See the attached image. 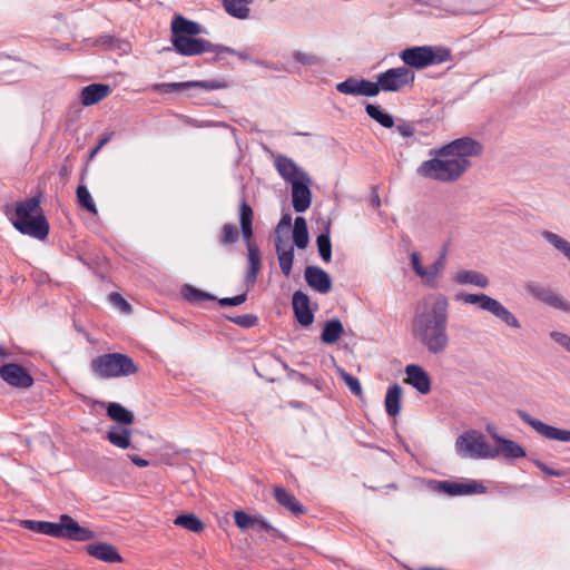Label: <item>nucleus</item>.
Returning <instances> with one entry per match:
<instances>
[{"label": "nucleus", "instance_id": "nucleus-53", "mask_svg": "<svg viewBox=\"0 0 570 570\" xmlns=\"http://www.w3.org/2000/svg\"><path fill=\"white\" fill-rule=\"evenodd\" d=\"M255 530L257 531H265L267 533H271L273 535H276L278 538H282L283 534L279 530L274 528L272 524H269L266 519H264L262 515H256V522H255Z\"/></svg>", "mask_w": 570, "mask_h": 570}, {"label": "nucleus", "instance_id": "nucleus-6", "mask_svg": "<svg viewBox=\"0 0 570 570\" xmlns=\"http://www.w3.org/2000/svg\"><path fill=\"white\" fill-rule=\"evenodd\" d=\"M400 58L405 67L424 69L451 61L453 56L451 49L444 46H415L402 50Z\"/></svg>", "mask_w": 570, "mask_h": 570}, {"label": "nucleus", "instance_id": "nucleus-2", "mask_svg": "<svg viewBox=\"0 0 570 570\" xmlns=\"http://www.w3.org/2000/svg\"><path fill=\"white\" fill-rule=\"evenodd\" d=\"M448 317L449 301L444 295L436 296L430 308L415 311L412 335L431 354H441L449 345Z\"/></svg>", "mask_w": 570, "mask_h": 570}, {"label": "nucleus", "instance_id": "nucleus-29", "mask_svg": "<svg viewBox=\"0 0 570 570\" xmlns=\"http://www.w3.org/2000/svg\"><path fill=\"white\" fill-rule=\"evenodd\" d=\"M107 415L121 425H130L135 422V415L120 403L110 402L106 406Z\"/></svg>", "mask_w": 570, "mask_h": 570}, {"label": "nucleus", "instance_id": "nucleus-59", "mask_svg": "<svg viewBox=\"0 0 570 570\" xmlns=\"http://www.w3.org/2000/svg\"><path fill=\"white\" fill-rule=\"evenodd\" d=\"M396 130L403 137H412L415 132V127L412 122L404 121L396 126Z\"/></svg>", "mask_w": 570, "mask_h": 570}, {"label": "nucleus", "instance_id": "nucleus-28", "mask_svg": "<svg viewBox=\"0 0 570 570\" xmlns=\"http://www.w3.org/2000/svg\"><path fill=\"white\" fill-rule=\"evenodd\" d=\"M255 0H222L224 10L233 18L245 20L249 17V6Z\"/></svg>", "mask_w": 570, "mask_h": 570}, {"label": "nucleus", "instance_id": "nucleus-57", "mask_svg": "<svg viewBox=\"0 0 570 570\" xmlns=\"http://www.w3.org/2000/svg\"><path fill=\"white\" fill-rule=\"evenodd\" d=\"M109 301L116 306L119 307L122 312H129L131 309L130 304L119 294V293H111L109 295Z\"/></svg>", "mask_w": 570, "mask_h": 570}, {"label": "nucleus", "instance_id": "nucleus-3", "mask_svg": "<svg viewBox=\"0 0 570 570\" xmlns=\"http://www.w3.org/2000/svg\"><path fill=\"white\" fill-rule=\"evenodd\" d=\"M40 200L38 197H30L23 202L17 203L14 212L9 215L13 227L22 235H28L39 240H45L49 235V223L46 216L40 212Z\"/></svg>", "mask_w": 570, "mask_h": 570}, {"label": "nucleus", "instance_id": "nucleus-39", "mask_svg": "<svg viewBox=\"0 0 570 570\" xmlns=\"http://www.w3.org/2000/svg\"><path fill=\"white\" fill-rule=\"evenodd\" d=\"M365 111L371 119L379 122L382 127L387 129L394 127L393 116L382 110L380 106L366 104Z\"/></svg>", "mask_w": 570, "mask_h": 570}, {"label": "nucleus", "instance_id": "nucleus-64", "mask_svg": "<svg viewBox=\"0 0 570 570\" xmlns=\"http://www.w3.org/2000/svg\"><path fill=\"white\" fill-rule=\"evenodd\" d=\"M292 224V217L289 214H286V215H283L277 227H276V233L279 232L281 228L283 227H289Z\"/></svg>", "mask_w": 570, "mask_h": 570}, {"label": "nucleus", "instance_id": "nucleus-24", "mask_svg": "<svg viewBox=\"0 0 570 570\" xmlns=\"http://www.w3.org/2000/svg\"><path fill=\"white\" fill-rule=\"evenodd\" d=\"M253 218H254V212L253 208L246 203L245 199L242 200L239 205V224H240V230L244 240L246 242V246L248 247L249 244H253L250 242L253 237Z\"/></svg>", "mask_w": 570, "mask_h": 570}, {"label": "nucleus", "instance_id": "nucleus-11", "mask_svg": "<svg viewBox=\"0 0 570 570\" xmlns=\"http://www.w3.org/2000/svg\"><path fill=\"white\" fill-rule=\"evenodd\" d=\"M171 43L176 52L185 57L197 56L204 52H215L216 50H225L217 48V45L202 38L194 37H176L171 38Z\"/></svg>", "mask_w": 570, "mask_h": 570}, {"label": "nucleus", "instance_id": "nucleus-32", "mask_svg": "<svg viewBox=\"0 0 570 570\" xmlns=\"http://www.w3.org/2000/svg\"><path fill=\"white\" fill-rule=\"evenodd\" d=\"M248 271L245 276L247 284H254L261 269V250L256 244H249L248 248Z\"/></svg>", "mask_w": 570, "mask_h": 570}, {"label": "nucleus", "instance_id": "nucleus-56", "mask_svg": "<svg viewBox=\"0 0 570 570\" xmlns=\"http://www.w3.org/2000/svg\"><path fill=\"white\" fill-rule=\"evenodd\" d=\"M246 299H247V294L243 293V294L236 295L234 297H223V298H219L218 299V304L222 307L238 306V305H242L243 303H245Z\"/></svg>", "mask_w": 570, "mask_h": 570}, {"label": "nucleus", "instance_id": "nucleus-18", "mask_svg": "<svg viewBox=\"0 0 570 570\" xmlns=\"http://www.w3.org/2000/svg\"><path fill=\"white\" fill-rule=\"evenodd\" d=\"M304 276L307 285L321 294L332 289L331 276L318 266H307Z\"/></svg>", "mask_w": 570, "mask_h": 570}, {"label": "nucleus", "instance_id": "nucleus-27", "mask_svg": "<svg viewBox=\"0 0 570 570\" xmlns=\"http://www.w3.org/2000/svg\"><path fill=\"white\" fill-rule=\"evenodd\" d=\"M275 248L277 253V258L279 263V268L282 273L288 277L292 273L293 261H294V247L289 246L288 248L283 247V240L281 236H276L275 238Z\"/></svg>", "mask_w": 570, "mask_h": 570}, {"label": "nucleus", "instance_id": "nucleus-50", "mask_svg": "<svg viewBox=\"0 0 570 570\" xmlns=\"http://www.w3.org/2000/svg\"><path fill=\"white\" fill-rule=\"evenodd\" d=\"M238 229L233 224H225L222 227L219 242L224 246L233 245L238 239Z\"/></svg>", "mask_w": 570, "mask_h": 570}, {"label": "nucleus", "instance_id": "nucleus-45", "mask_svg": "<svg viewBox=\"0 0 570 570\" xmlns=\"http://www.w3.org/2000/svg\"><path fill=\"white\" fill-rule=\"evenodd\" d=\"M317 250L321 258L325 263H330L332 259V243L330 238V229L327 228L325 233H322L316 238Z\"/></svg>", "mask_w": 570, "mask_h": 570}, {"label": "nucleus", "instance_id": "nucleus-63", "mask_svg": "<svg viewBox=\"0 0 570 570\" xmlns=\"http://www.w3.org/2000/svg\"><path fill=\"white\" fill-rule=\"evenodd\" d=\"M128 459L137 466L139 468H146L149 465V461L136 455V454H128Z\"/></svg>", "mask_w": 570, "mask_h": 570}, {"label": "nucleus", "instance_id": "nucleus-52", "mask_svg": "<svg viewBox=\"0 0 570 570\" xmlns=\"http://www.w3.org/2000/svg\"><path fill=\"white\" fill-rule=\"evenodd\" d=\"M226 320L229 322L243 327V328H250L257 325L258 317L254 314H244V315H236V316H225Z\"/></svg>", "mask_w": 570, "mask_h": 570}, {"label": "nucleus", "instance_id": "nucleus-9", "mask_svg": "<svg viewBox=\"0 0 570 570\" xmlns=\"http://www.w3.org/2000/svg\"><path fill=\"white\" fill-rule=\"evenodd\" d=\"M525 291L534 299L540 301L541 303H544L546 305L564 314H570V301L551 288L535 282H530L525 285Z\"/></svg>", "mask_w": 570, "mask_h": 570}, {"label": "nucleus", "instance_id": "nucleus-42", "mask_svg": "<svg viewBox=\"0 0 570 570\" xmlns=\"http://www.w3.org/2000/svg\"><path fill=\"white\" fill-rule=\"evenodd\" d=\"M174 523L195 533L204 529V523L195 514H179L176 517Z\"/></svg>", "mask_w": 570, "mask_h": 570}, {"label": "nucleus", "instance_id": "nucleus-13", "mask_svg": "<svg viewBox=\"0 0 570 570\" xmlns=\"http://www.w3.org/2000/svg\"><path fill=\"white\" fill-rule=\"evenodd\" d=\"M520 420L531 426L539 434L549 440H556L560 442H570V431L559 429L549 424L543 423L542 421L532 417L528 412L523 410L517 411Z\"/></svg>", "mask_w": 570, "mask_h": 570}, {"label": "nucleus", "instance_id": "nucleus-41", "mask_svg": "<svg viewBox=\"0 0 570 570\" xmlns=\"http://www.w3.org/2000/svg\"><path fill=\"white\" fill-rule=\"evenodd\" d=\"M92 46L102 47V48L111 49V50H114V49L126 50V48L129 45H128V42L120 40V39L116 38L115 36L105 33V35H100L97 38H95V40L92 41Z\"/></svg>", "mask_w": 570, "mask_h": 570}, {"label": "nucleus", "instance_id": "nucleus-55", "mask_svg": "<svg viewBox=\"0 0 570 570\" xmlns=\"http://www.w3.org/2000/svg\"><path fill=\"white\" fill-rule=\"evenodd\" d=\"M217 48H224V49H227V50H216V56L212 59V62L219 61L222 53L235 55V56H237L242 60H248L249 59L248 53L243 52V51H237V50H235V49H233L230 47L223 46V45H217Z\"/></svg>", "mask_w": 570, "mask_h": 570}, {"label": "nucleus", "instance_id": "nucleus-46", "mask_svg": "<svg viewBox=\"0 0 570 570\" xmlns=\"http://www.w3.org/2000/svg\"><path fill=\"white\" fill-rule=\"evenodd\" d=\"M336 371H337V374L340 375V377L345 383V385L351 391V393L354 394L356 397L362 399L363 397V389H362L360 381L355 376L347 373L342 367H337Z\"/></svg>", "mask_w": 570, "mask_h": 570}, {"label": "nucleus", "instance_id": "nucleus-8", "mask_svg": "<svg viewBox=\"0 0 570 570\" xmlns=\"http://www.w3.org/2000/svg\"><path fill=\"white\" fill-rule=\"evenodd\" d=\"M377 80L381 91L397 92L401 91L404 87L414 83L415 73L410 68L402 66L390 68L384 72L379 73Z\"/></svg>", "mask_w": 570, "mask_h": 570}, {"label": "nucleus", "instance_id": "nucleus-49", "mask_svg": "<svg viewBox=\"0 0 570 570\" xmlns=\"http://www.w3.org/2000/svg\"><path fill=\"white\" fill-rule=\"evenodd\" d=\"M380 91L381 88L377 79L376 81H371L364 78H360L358 96L375 97L380 94Z\"/></svg>", "mask_w": 570, "mask_h": 570}, {"label": "nucleus", "instance_id": "nucleus-60", "mask_svg": "<svg viewBox=\"0 0 570 570\" xmlns=\"http://www.w3.org/2000/svg\"><path fill=\"white\" fill-rule=\"evenodd\" d=\"M534 464L538 469H540L543 473H546L548 475H552V476H562L563 475L562 471L551 469L542 461L535 460Z\"/></svg>", "mask_w": 570, "mask_h": 570}, {"label": "nucleus", "instance_id": "nucleus-7", "mask_svg": "<svg viewBox=\"0 0 570 570\" xmlns=\"http://www.w3.org/2000/svg\"><path fill=\"white\" fill-rule=\"evenodd\" d=\"M455 451L461 458L495 459L498 452L476 430H470L459 435L455 441Z\"/></svg>", "mask_w": 570, "mask_h": 570}, {"label": "nucleus", "instance_id": "nucleus-35", "mask_svg": "<svg viewBox=\"0 0 570 570\" xmlns=\"http://www.w3.org/2000/svg\"><path fill=\"white\" fill-rule=\"evenodd\" d=\"M343 333L344 327L342 322L338 318H333L325 323L321 334V341L325 344H334L340 340Z\"/></svg>", "mask_w": 570, "mask_h": 570}, {"label": "nucleus", "instance_id": "nucleus-33", "mask_svg": "<svg viewBox=\"0 0 570 570\" xmlns=\"http://www.w3.org/2000/svg\"><path fill=\"white\" fill-rule=\"evenodd\" d=\"M541 237L570 263V242L551 230H542Z\"/></svg>", "mask_w": 570, "mask_h": 570}, {"label": "nucleus", "instance_id": "nucleus-12", "mask_svg": "<svg viewBox=\"0 0 570 570\" xmlns=\"http://www.w3.org/2000/svg\"><path fill=\"white\" fill-rule=\"evenodd\" d=\"M228 85L225 80L212 79V80H196V81H183V82H163L153 86V90L156 92L170 94L177 92L190 88H202L207 91L225 89Z\"/></svg>", "mask_w": 570, "mask_h": 570}, {"label": "nucleus", "instance_id": "nucleus-62", "mask_svg": "<svg viewBox=\"0 0 570 570\" xmlns=\"http://www.w3.org/2000/svg\"><path fill=\"white\" fill-rule=\"evenodd\" d=\"M111 135L112 134H107L99 139L97 146L90 151V158L95 157L96 154L111 139Z\"/></svg>", "mask_w": 570, "mask_h": 570}, {"label": "nucleus", "instance_id": "nucleus-14", "mask_svg": "<svg viewBox=\"0 0 570 570\" xmlns=\"http://www.w3.org/2000/svg\"><path fill=\"white\" fill-rule=\"evenodd\" d=\"M0 376L14 387L27 389L33 384V377L24 367L16 363L4 364L0 367Z\"/></svg>", "mask_w": 570, "mask_h": 570}, {"label": "nucleus", "instance_id": "nucleus-31", "mask_svg": "<svg viewBox=\"0 0 570 570\" xmlns=\"http://www.w3.org/2000/svg\"><path fill=\"white\" fill-rule=\"evenodd\" d=\"M402 392V387L396 383L387 389L384 404L386 413L392 417L400 414Z\"/></svg>", "mask_w": 570, "mask_h": 570}, {"label": "nucleus", "instance_id": "nucleus-5", "mask_svg": "<svg viewBox=\"0 0 570 570\" xmlns=\"http://www.w3.org/2000/svg\"><path fill=\"white\" fill-rule=\"evenodd\" d=\"M138 370L129 355L118 352L98 355L90 362L91 373L102 380L130 376Z\"/></svg>", "mask_w": 570, "mask_h": 570}, {"label": "nucleus", "instance_id": "nucleus-44", "mask_svg": "<svg viewBox=\"0 0 570 570\" xmlns=\"http://www.w3.org/2000/svg\"><path fill=\"white\" fill-rule=\"evenodd\" d=\"M77 200L80 207L86 209L92 215H97L98 210L96 204L85 185H79L76 190Z\"/></svg>", "mask_w": 570, "mask_h": 570}, {"label": "nucleus", "instance_id": "nucleus-16", "mask_svg": "<svg viewBox=\"0 0 570 570\" xmlns=\"http://www.w3.org/2000/svg\"><path fill=\"white\" fill-rule=\"evenodd\" d=\"M274 166L279 176L288 184H292V181L301 180L302 178L308 176V174L292 158L284 155H277L275 157Z\"/></svg>", "mask_w": 570, "mask_h": 570}, {"label": "nucleus", "instance_id": "nucleus-51", "mask_svg": "<svg viewBox=\"0 0 570 570\" xmlns=\"http://www.w3.org/2000/svg\"><path fill=\"white\" fill-rule=\"evenodd\" d=\"M234 521L240 530L253 529L255 528L256 515H250L243 510H238L234 512Z\"/></svg>", "mask_w": 570, "mask_h": 570}, {"label": "nucleus", "instance_id": "nucleus-34", "mask_svg": "<svg viewBox=\"0 0 570 570\" xmlns=\"http://www.w3.org/2000/svg\"><path fill=\"white\" fill-rule=\"evenodd\" d=\"M541 237L570 263V242L551 230H542Z\"/></svg>", "mask_w": 570, "mask_h": 570}, {"label": "nucleus", "instance_id": "nucleus-43", "mask_svg": "<svg viewBox=\"0 0 570 570\" xmlns=\"http://www.w3.org/2000/svg\"><path fill=\"white\" fill-rule=\"evenodd\" d=\"M181 294L185 299L190 303H198L203 301H215L216 297L209 293H206L199 288L194 287L193 285H184L181 288Z\"/></svg>", "mask_w": 570, "mask_h": 570}, {"label": "nucleus", "instance_id": "nucleus-25", "mask_svg": "<svg viewBox=\"0 0 570 570\" xmlns=\"http://www.w3.org/2000/svg\"><path fill=\"white\" fill-rule=\"evenodd\" d=\"M498 446L494 450L499 455H503L509 460H517L525 456V450L515 441L505 439V438H497Z\"/></svg>", "mask_w": 570, "mask_h": 570}, {"label": "nucleus", "instance_id": "nucleus-4", "mask_svg": "<svg viewBox=\"0 0 570 570\" xmlns=\"http://www.w3.org/2000/svg\"><path fill=\"white\" fill-rule=\"evenodd\" d=\"M21 524L30 531L59 539L85 542L95 538L92 530L81 527L68 514L60 515L59 522L23 520Z\"/></svg>", "mask_w": 570, "mask_h": 570}, {"label": "nucleus", "instance_id": "nucleus-15", "mask_svg": "<svg viewBox=\"0 0 570 570\" xmlns=\"http://www.w3.org/2000/svg\"><path fill=\"white\" fill-rule=\"evenodd\" d=\"M311 184L312 179L309 176L292 181V204L295 212L304 213L309 208L312 203Z\"/></svg>", "mask_w": 570, "mask_h": 570}, {"label": "nucleus", "instance_id": "nucleus-17", "mask_svg": "<svg viewBox=\"0 0 570 570\" xmlns=\"http://www.w3.org/2000/svg\"><path fill=\"white\" fill-rule=\"evenodd\" d=\"M311 301L307 294L296 291L292 297V306L296 321L304 327L314 322V311L309 307Z\"/></svg>", "mask_w": 570, "mask_h": 570}, {"label": "nucleus", "instance_id": "nucleus-22", "mask_svg": "<svg viewBox=\"0 0 570 570\" xmlns=\"http://www.w3.org/2000/svg\"><path fill=\"white\" fill-rule=\"evenodd\" d=\"M87 552L89 556L108 563H116L122 560L117 549L105 542L92 543L87 546Z\"/></svg>", "mask_w": 570, "mask_h": 570}, {"label": "nucleus", "instance_id": "nucleus-38", "mask_svg": "<svg viewBox=\"0 0 570 570\" xmlns=\"http://www.w3.org/2000/svg\"><path fill=\"white\" fill-rule=\"evenodd\" d=\"M293 240L297 248L305 249L308 245V229L304 217L297 216L293 227Z\"/></svg>", "mask_w": 570, "mask_h": 570}, {"label": "nucleus", "instance_id": "nucleus-54", "mask_svg": "<svg viewBox=\"0 0 570 570\" xmlns=\"http://www.w3.org/2000/svg\"><path fill=\"white\" fill-rule=\"evenodd\" d=\"M550 338L559 344L564 351L570 353V335L559 332L552 331L550 332Z\"/></svg>", "mask_w": 570, "mask_h": 570}, {"label": "nucleus", "instance_id": "nucleus-48", "mask_svg": "<svg viewBox=\"0 0 570 570\" xmlns=\"http://www.w3.org/2000/svg\"><path fill=\"white\" fill-rule=\"evenodd\" d=\"M360 78L348 77L344 81L336 83L335 88L343 95L358 96Z\"/></svg>", "mask_w": 570, "mask_h": 570}, {"label": "nucleus", "instance_id": "nucleus-36", "mask_svg": "<svg viewBox=\"0 0 570 570\" xmlns=\"http://www.w3.org/2000/svg\"><path fill=\"white\" fill-rule=\"evenodd\" d=\"M489 312L512 328L521 327L519 320L495 298L493 299Z\"/></svg>", "mask_w": 570, "mask_h": 570}, {"label": "nucleus", "instance_id": "nucleus-1", "mask_svg": "<svg viewBox=\"0 0 570 570\" xmlns=\"http://www.w3.org/2000/svg\"><path fill=\"white\" fill-rule=\"evenodd\" d=\"M483 146L471 137H461L430 150L431 159L424 160L416 169L417 175L440 183L460 179L472 166L471 158L482 154Z\"/></svg>", "mask_w": 570, "mask_h": 570}, {"label": "nucleus", "instance_id": "nucleus-21", "mask_svg": "<svg viewBox=\"0 0 570 570\" xmlns=\"http://www.w3.org/2000/svg\"><path fill=\"white\" fill-rule=\"evenodd\" d=\"M111 92V88L109 85L105 83H91L81 89L80 99L81 104L86 107L92 106L106 97H108Z\"/></svg>", "mask_w": 570, "mask_h": 570}, {"label": "nucleus", "instance_id": "nucleus-47", "mask_svg": "<svg viewBox=\"0 0 570 570\" xmlns=\"http://www.w3.org/2000/svg\"><path fill=\"white\" fill-rule=\"evenodd\" d=\"M293 58L296 62L303 66H323L324 63L323 59L317 55L299 50L293 52Z\"/></svg>", "mask_w": 570, "mask_h": 570}, {"label": "nucleus", "instance_id": "nucleus-10", "mask_svg": "<svg viewBox=\"0 0 570 570\" xmlns=\"http://www.w3.org/2000/svg\"><path fill=\"white\" fill-rule=\"evenodd\" d=\"M434 490L449 497L471 495L485 493V485L478 480H466L456 482L450 480L434 481Z\"/></svg>", "mask_w": 570, "mask_h": 570}, {"label": "nucleus", "instance_id": "nucleus-30", "mask_svg": "<svg viewBox=\"0 0 570 570\" xmlns=\"http://www.w3.org/2000/svg\"><path fill=\"white\" fill-rule=\"evenodd\" d=\"M107 440L119 449H128L131 442V430L120 425H114L107 432Z\"/></svg>", "mask_w": 570, "mask_h": 570}, {"label": "nucleus", "instance_id": "nucleus-40", "mask_svg": "<svg viewBox=\"0 0 570 570\" xmlns=\"http://www.w3.org/2000/svg\"><path fill=\"white\" fill-rule=\"evenodd\" d=\"M494 298L487 294H458L456 301L464 304L478 305L481 309L489 312Z\"/></svg>", "mask_w": 570, "mask_h": 570}, {"label": "nucleus", "instance_id": "nucleus-37", "mask_svg": "<svg viewBox=\"0 0 570 570\" xmlns=\"http://www.w3.org/2000/svg\"><path fill=\"white\" fill-rule=\"evenodd\" d=\"M455 281L462 285L471 284L481 288L488 287L490 283L484 274L476 271H460L455 275Z\"/></svg>", "mask_w": 570, "mask_h": 570}, {"label": "nucleus", "instance_id": "nucleus-19", "mask_svg": "<svg viewBox=\"0 0 570 570\" xmlns=\"http://www.w3.org/2000/svg\"><path fill=\"white\" fill-rule=\"evenodd\" d=\"M406 382L419 393L428 394L431 391V379L428 372L417 364H409L405 367Z\"/></svg>", "mask_w": 570, "mask_h": 570}, {"label": "nucleus", "instance_id": "nucleus-61", "mask_svg": "<svg viewBox=\"0 0 570 570\" xmlns=\"http://www.w3.org/2000/svg\"><path fill=\"white\" fill-rule=\"evenodd\" d=\"M289 376L292 379H294L295 381H297L302 384H305V385L314 384L313 380L311 377H308L306 374H303V373L294 371V370L291 371Z\"/></svg>", "mask_w": 570, "mask_h": 570}, {"label": "nucleus", "instance_id": "nucleus-26", "mask_svg": "<svg viewBox=\"0 0 570 570\" xmlns=\"http://www.w3.org/2000/svg\"><path fill=\"white\" fill-rule=\"evenodd\" d=\"M446 265V249L444 248L433 264L425 267L423 283L432 288L438 286V279Z\"/></svg>", "mask_w": 570, "mask_h": 570}, {"label": "nucleus", "instance_id": "nucleus-23", "mask_svg": "<svg viewBox=\"0 0 570 570\" xmlns=\"http://www.w3.org/2000/svg\"><path fill=\"white\" fill-rule=\"evenodd\" d=\"M274 498L278 504L286 508L295 515H299L305 512L304 507L297 501L295 495L283 487L274 488Z\"/></svg>", "mask_w": 570, "mask_h": 570}, {"label": "nucleus", "instance_id": "nucleus-58", "mask_svg": "<svg viewBox=\"0 0 570 570\" xmlns=\"http://www.w3.org/2000/svg\"><path fill=\"white\" fill-rule=\"evenodd\" d=\"M411 266L414 273L423 281L425 274V267L421 263L420 255L416 252H413L410 256Z\"/></svg>", "mask_w": 570, "mask_h": 570}, {"label": "nucleus", "instance_id": "nucleus-20", "mask_svg": "<svg viewBox=\"0 0 570 570\" xmlns=\"http://www.w3.org/2000/svg\"><path fill=\"white\" fill-rule=\"evenodd\" d=\"M171 38L176 37H194L203 32V27L187 18L177 14L170 23Z\"/></svg>", "mask_w": 570, "mask_h": 570}]
</instances>
